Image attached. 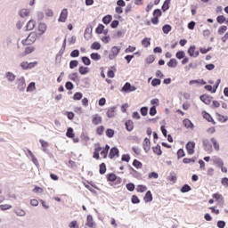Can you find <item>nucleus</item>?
<instances>
[{"instance_id": "46", "label": "nucleus", "mask_w": 228, "mask_h": 228, "mask_svg": "<svg viewBox=\"0 0 228 228\" xmlns=\"http://www.w3.org/2000/svg\"><path fill=\"white\" fill-rule=\"evenodd\" d=\"M111 20H112L111 15H106L105 17H103L102 22L103 24H110V22H111Z\"/></svg>"}, {"instance_id": "27", "label": "nucleus", "mask_w": 228, "mask_h": 228, "mask_svg": "<svg viewBox=\"0 0 228 228\" xmlns=\"http://www.w3.org/2000/svg\"><path fill=\"white\" fill-rule=\"evenodd\" d=\"M216 117H217V120L219 122H222L223 124H225V122H227V120H228L227 116H224V115H221V114H216Z\"/></svg>"}, {"instance_id": "54", "label": "nucleus", "mask_w": 228, "mask_h": 228, "mask_svg": "<svg viewBox=\"0 0 228 228\" xmlns=\"http://www.w3.org/2000/svg\"><path fill=\"white\" fill-rule=\"evenodd\" d=\"M159 177V175L156 172H151L148 175V179H158Z\"/></svg>"}, {"instance_id": "58", "label": "nucleus", "mask_w": 228, "mask_h": 228, "mask_svg": "<svg viewBox=\"0 0 228 228\" xmlns=\"http://www.w3.org/2000/svg\"><path fill=\"white\" fill-rule=\"evenodd\" d=\"M77 65H79V61H71L69 62V69H76V67H77Z\"/></svg>"}, {"instance_id": "20", "label": "nucleus", "mask_w": 228, "mask_h": 228, "mask_svg": "<svg viewBox=\"0 0 228 228\" xmlns=\"http://www.w3.org/2000/svg\"><path fill=\"white\" fill-rule=\"evenodd\" d=\"M39 35H44L47 31V25L45 23H39L38 25Z\"/></svg>"}, {"instance_id": "51", "label": "nucleus", "mask_w": 228, "mask_h": 228, "mask_svg": "<svg viewBox=\"0 0 228 228\" xmlns=\"http://www.w3.org/2000/svg\"><path fill=\"white\" fill-rule=\"evenodd\" d=\"M202 114L206 120H208V122H213V118L211 117V115H209V113L204 111L202 112Z\"/></svg>"}, {"instance_id": "53", "label": "nucleus", "mask_w": 228, "mask_h": 228, "mask_svg": "<svg viewBox=\"0 0 228 228\" xmlns=\"http://www.w3.org/2000/svg\"><path fill=\"white\" fill-rule=\"evenodd\" d=\"M150 104L151 106H155V108H156V106H159V99L154 98V99L151 100Z\"/></svg>"}, {"instance_id": "41", "label": "nucleus", "mask_w": 228, "mask_h": 228, "mask_svg": "<svg viewBox=\"0 0 228 228\" xmlns=\"http://www.w3.org/2000/svg\"><path fill=\"white\" fill-rule=\"evenodd\" d=\"M29 9H21L20 11V15L21 16V17H28V15H29Z\"/></svg>"}, {"instance_id": "43", "label": "nucleus", "mask_w": 228, "mask_h": 228, "mask_svg": "<svg viewBox=\"0 0 228 228\" xmlns=\"http://www.w3.org/2000/svg\"><path fill=\"white\" fill-rule=\"evenodd\" d=\"M12 206L10 204H2L0 205L1 211H8V209H12Z\"/></svg>"}, {"instance_id": "9", "label": "nucleus", "mask_w": 228, "mask_h": 228, "mask_svg": "<svg viewBox=\"0 0 228 228\" xmlns=\"http://www.w3.org/2000/svg\"><path fill=\"white\" fill-rule=\"evenodd\" d=\"M188 54H189V56H191V58H197L199 56L200 53L197 50V48L195 47V45H191L188 49Z\"/></svg>"}, {"instance_id": "25", "label": "nucleus", "mask_w": 228, "mask_h": 228, "mask_svg": "<svg viewBox=\"0 0 228 228\" xmlns=\"http://www.w3.org/2000/svg\"><path fill=\"white\" fill-rule=\"evenodd\" d=\"M35 90H37V84L35 82H31L30 84H28L27 87V92L31 93L35 92Z\"/></svg>"}, {"instance_id": "28", "label": "nucleus", "mask_w": 228, "mask_h": 228, "mask_svg": "<svg viewBox=\"0 0 228 228\" xmlns=\"http://www.w3.org/2000/svg\"><path fill=\"white\" fill-rule=\"evenodd\" d=\"M39 143H41V147H43V151L47 152V147H49V142L44 140H39Z\"/></svg>"}, {"instance_id": "15", "label": "nucleus", "mask_w": 228, "mask_h": 228, "mask_svg": "<svg viewBox=\"0 0 228 228\" xmlns=\"http://www.w3.org/2000/svg\"><path fill=\"white\" fill-rule=\"evenodd\" d=\"M5 77L9 83H13L17 77L12 72L8 71L5 73Z\"/></svg>"}, {"instance_id": "18", "label": "nucleus", "mask_w": 228, "mask_h": 228, "mask_svg": "<svg viewBox=\"0 0 228 228\" xmlns=\"http://www.w3.org/2000/svg\"><path fill=\"white\" fill-rule=\"evenodd\" d=\"M203 145H204L205 151H207V152H213V148L211 147V144L209 143V140H208V139L203 140Z\"/></svg>"}, {"instance_id": "10", "label": "nucleus", "mask_w": 228, "mask_h": 228, "mask_svg": "<svg viewBox=\"0 0 228 228\" xmlns=\"http://www.w3.org/2000/svg\"><path fill=\"white\" fill-rule=\"evenodd\" d=\"M186 149H187L188 154L190 155L195 154V142H189L186 144Z\"/></svg>"}, {"instance_id": "8", "label": "nucleus", "mask_w": 228, "mask_h": 228, "mask_svg": "<svg viewBox=\"0 0 228 228\" xmlns=\"http://www.w3.org/2000/svg\"><path fill=\"white\" fill-rule=\"evenodd\" d=\"M86 225L89 228H97V224L94 222V216L92 215L87 216Z\"/></svg>"}, {"instance_id": "12", "label": "nucleus", "mask_w": 228, "mask_h": 228, "mask_svg": "<svg viewBox=\"0 0 228 228\" xmlns=\"http://www.w3.org/2000/svg\"><path fill=\"white\" fill-rule=\"evenodd\" d=\"M67 17H69V11L67 9H63L61 12L59 22H66Z\"/></svg>"}, {"instance_id": "40", "label": "nucleus", "mask_w": 228, "mask_h": 228, "mask_svg": "<svg viewBox=\"0 0 228 228\" xmlns=\"http://www.w3.org/2000/svg\"><path fill=\"white\" fill-rule=\"evenodd\" d=\"M146 190H147V186L145 185H137L136 187V191H138V193H145Z\"/></svg>"}, {"instance_id": "63", "label": "nucleus", "mask_w": 228, "mask_h": 228, "mask_svg": "<svg viewBox=\"0 0 228 228\" xmlns=\"http://www.w3.org/2000/svg\"><path fill=\"white\" fill-rule=\"evenodd\" d=\"M126 189L128 190V191H134V183H127Z\"/></svg>"}, {"instance_id": "61", "label": "nucleus", "mask_w": 228, "mask_h": 228, "mask_svg": "<svg viewBox=\"0 0 228 228\" xmlns=\"http://www.w3.org/2000/svg\"><path fill=\"white\" fill-rule=\"evenodd\" d=\"M35 52V47L28 46L25 49V54H31V53Z\"/></svg>"}, {"instance_id": "57", "label": "nucleus", "mask_w": 228, "mask_h": 228, "mask_svg": "<svg viewBox=\"0 0 228 228\" xmlns=\"http://www.w3.org/2000/svg\"><path fill=\"white\" fill-rule=\"evenodd\" d=\"M133 167H134L135 168H142V162H140L137 159H134L133 162Z\"/></svg>"}, {"instance_id": "29", "label": "nucleus", "mask_w": 228, "mask_h": 228, "mask_svg": "<svg viewBox=\"0 0 228 228\" xmlns=\"http://www.w3.org/2000/svg\"><path fill=\"white\" fill-rule=\"evenodd\" d=\"M107 117L109 118H113V117H115V107L108 109Z\"/></svg>"}, {"instance_id": "21", "label": "nucleus", "mask_w": 228, "mask_h": 228, "mask_svg": "<svg viewBox=\"0 0 228 228\" xmlns=\"http://www.w3.org/2000/svg\"><path fill=\"white\" fill-rule=\"evenodd\" d=\"M96 33L98 35H106V33H108V30L104 29V25L100 24L97 28H96Z\"/></svg>"}, {"instance_id": "50", "label": "nucleus", "mask_w": 228, "mask_h": 228, "mask_svg": "<svg viewBox=\"0 0 228 228\" xmlns=\"http://www.w3.org/2000/svg\"><path fill=\"white\" fill-rule=\"evenodd\" d=\"M140 111H141V115H142V117H147V115L149 113V108L142 107Z\"/></svg>"}, {"instance_id": "59", "label": "nucleus", "mask_w": 228, "mask_h": 228, "mask_svg": "<svg viewBox=\"0 0 228 228\" xmlns=\"http://www.w3.org/2000/svg\"><path fill=\"white\" fill-rule=\"evenodd\" d=\"M151 85H152V86H159V85H161V80L158 79V78H154L151 81Z\"/></svg>"}, {"instance_id": "1", "label": "nucleus", "mask_w": 228, "mask_h": 228, "mask_svg": "<svg viewBox=\"0 0 228 228\" xmlns=\"http://www.w3.org/2000/svg\"><path fill=\"white\" fill-rule=\"evenodd\" d=\"M110 151V145L106 144L105 147L102 149L101 146H97L94 149V159H100L99 152L102 157L104 159L108 158V151Z\"/></svg>"}, {"instance_id": "32", "label": "nucleus", "mask_w": 228, "mask_h": 228, "mask_svg": "<svg viewBox=\"0 0 228 228\" xmlns=\"http://www.w3.org/2000/svg\"><path fill=\"white\" fill-rule=\"evenodd\" d=\"M126 127L128 131H133L134 129V124L132 120H128L126 122Z\"/></svg>"}, {"instance_id": "31", "label": "nucleus", "mask_w": 228, "mask_h": 228, "mask_svg": "<svg viewBox=\"0 0 228 228\" xmlns=\"http://www.w3.org/2000/svg\"><path fill=\"white\" fill-rule=\"evenodd\" d=\"M142 45L144 47H149L151 45V38L145 37L141 42Z\"/></svg>"}, {"instance_id": "39", "label": "nucleus", "mask_w": 228, "mask_h": 228, "mask_svg": "<svg viewBox=\"0 0 228 228\" xmlns=\"http://www.w3.org/2000/svg\"><path fill=\"white\" fill-rule=\"evenodd\" d=\"M79 74H81L82 76H85V74H88V72H90V69L86 67H80L78 69Z\"/></svg>"}, {"instance_id": "19", "label": "nucleus", "mask_w": 228, "mask_h": 228, "mask_svg": "<svg viewBox=\"0 0 228 228\" xmlns=\"http://www.w3.org/2000/svg\"><path fill=\"white\" fill-rule=\"evenodd\" d=\"M183 126L187 128V129H193V127H195V126L193 125V123L191 122V120L185 118L183 119Z\"/></svg>"}, {"instance_id": "6", "label": "nucleus", "mask_w": 228, "mask_h": 228, "mask_svg": "<svg viewBox=\"0 0 228 228\" xmlns=\"http://www.w3.org/2000/svg\"><path fill=\"white\" fill-rule=\"evenodd\" d=\"M118 53H120V47L118 46H113L110 49V54H109V59L110 60H115L117 56H118Z\"/></svg>"}, {"instance_id": "30", "label": "nucleus", "mask_w": 228, "mask_h": 228, "mask_svg": "<svg viewBox=\"0 0 228 228\" xmlns=\"http://www.w3.org/2000/svg\"><path fill=\"white\" fill-rule=\"evenodd\" d=\"M210 142L213 143L214 149L216 151H220V144L218 143V142L215 139V137H212L210 139Z\"/></svg>"}, {"instance_id": "3", "label": "nucleus", "mask_w": 228, "mask_h": 228, "mask_svg": "<svg viewBox=\"0 0 228 228\" xmlns=\"http://www.w3.org/2000/svg\"><path fill=\"white\" fill-rule=\"evenodd\" d=\"M16 85L20 92H24V90H26V78L24 77H18Z\"/></svg>"}, {"instance_id": "52", "label": "nucleus", "mask_w": 228, "mask_h": 228, "mask_svg": "<svg viewBox=\"0 0 228 228\" xmlns=\"http://www.w3.org/2000/svg\"><path fill=\"white\" fill-rule=\"evenodd\" d=\"M191 190V187H190V185L185 184L182 187L181 191L182 193H188V191H190Z\"/></svg>"}, {"instance_id": "36", "label": "nucleus", "mask_w": 228, "mask_h": 228, "mask_svg": "<svg viewBox=\"0 0 228 228\" xmlns=\"http://www.w3.org/2000/svg\"><path fill=\"white\" fill-rule=\"evenodd\" d=\"M152 149H153L154 154H157V156H161V154H163V152L161 151V146L157 145V146L153 147Z\"/></svg>"}, {"instance_id": "23", "label": "nucleus", "mask_w": 228, "mask_h": 228, "mask_svg": "<svg viewBox=\"0 0 228 228\" xmlns=\"http://www.w3.org/2000/svg\"><path fill=\"white\" fill-rule=\"evenodd\" d=\"M14 213L16 216H24L26 215V210L20 208H16L14 209Z\"/></svg>"}, {"instance_id": "37", "label": "nucleus", "mask_w": 228, "mask_h": 228, "mask_svg": "<svg viewBox=\"0 0 228 228\" xmlns=\"http://www.w3.org/2000/svg\"><path fill=\"white\" fill-rule=\"evenodd\" d=\"M162 31L166 35H168V33H170V31H172V26H170L168 24L164 25L163 28H162Z\"/></svg>"}, {"instance_id": "49", "label": "nucleus", "mask_w": 228, "mask_h": 228, "mask_svg": "<svg viewBox=\"0 0 228 228\" xmlns=\"http://www.w3.org/2000/svg\"><path fill=\"white\" fill-rule=\"evenodd\" d=\"M33 192L37 193V195H40V194L44 193V189H42V187L36 186L33 189Z\"/></svg>"}, {"instance_id": "2", "label": "nucleus", "mask_w": 228, "mask_h": 228, "mask_svg": "<svg viewBox=\"0 0 228 228\" xmlns=\"http://www.w3.org/2000/svg\"><path fill=\"white\" fill-rule=\"evenodd\" d=\"M38 35L37 34V32H31L26 39L22 40V44L23 45H31V44H35V42H37V38Z\"/></svg>"}, {"instance_id": "64", "label": "nucleus", "mask_w": 228, "mask_h": 228, "mask_svg": "<svg viewBox=\"0 0 228 228\" xmlns=\"http://www.w3.org/2000/svg\"><path fill=\"white\" fill-rule=\"evenodd\" d=\"M217 227L218 228H225V221H218Z\"/></svg>"}, {"instance_id": "48", "label": "nucleus", "mask_w": 228, "mask_h": 228, "mask_svg": "<svg viewBox=\"0 0 228 228\" xmlns=\"http://www.w3.org/2000/svg\"><path fill=\"white\" fill-rule=\"evenodd\" d=\"M225 31H227V26L223 25L218 28L217 33H218V35H224V33H225Z\"/></svg>"}, {"instance_id": "14", "label": "nucleus", "mask_w": 228, "mask_h": 228, "mask_svg": "<svg viewBox=\"0 0 228 228\" xmlns=\"http://www.w3.org/2000/svg\"><path fill=\"white\" fill-rule=\"evenodd\" d=\"M200 101L203 102L204 104L209 106V104H211L212 98L208 94H203L200 96Z\"/></svg>"}, {"instance_id": "33", "label": "nucleus", "mask_w": 228, "mask_h": 228, "mask_svg": "<svg viewBox=\"0 0 228 228\" xmlns=\"http://www.w3.org/2000/svg\"><path fill=\"white\" fill-rule=\"evenodd\" d=\"M69 228H79V223L76 220H72L68 224Z\"/></svg>"}, {"instance_id": "62", "label": "nucleus", "mask_w": 228, "mask_h": 228, "mask_svg": "<svg viewBox=\"0 0 228 228\" xmlns=\"http://www.w3.org/2000/svg\"><path fill=\"white\" fill-rule=\"evenodd\" d=\"M221 184L225 188H228V178L227 177L223 178L221 180Z\"/></svg>"}, {"instance_id": "7", "label": "nucleus", "mask_w": 228, "mask_h": 228, "mask_svg": "<svg viewBox=\"0 0 228 228\" xmlns=\"http://www.w3.org/2000/svg\"><path fill=\"white\" fill-rule=\"evenodd\" d=\"M211 161L213 165H215V167H216L217 168H220V167H224V160L220 159V157L214 156L212 157Z\"/></svg>"}, {"instance_id": "11", "label": "nucleus", "mask_w": 228, "mask_h": 228, "mask_svg": "<svg viewBox=\"0 0 228 228\" xmlns=\"http://www.w3.org/2000/svg\"><path fill=\"white\" fill-rule=\"evenodd\" d=\"M92 123L94 124V126H99V124H102V117H101L99 114L93 115Z\"/></svg>"}, {"instance_id": "45", "label": "nucleus", "mask_w": 228, "mask_h": 228, "mask_svg": "<svg viewBox=\"0 0 228 228\" xmlns=\"http://www.w3.org/2000/svg\"><path fill=\"white\" fill-rule=\"evenodd\" d=\"M170 8V0H166L162 5L163 12H167Z\"/></svg>"}, {"instance_id": "13", "label": "nucleus", "mask_w": 228, "mask_h": 228, "mask_svg": "<svg viewBox=\"0 0 228 228\" xmlns=\"http://www.w3.org/2000/svg\"><path fill=\"white\" fill-rule=\"evenodd\" d=\"M84 37L86 40H90L92 38V26L89 25L86 27L85 33H84Z\"/></svg>"}, {"instance_id": "4", "label": "nucleus", "mask_w": 228, "mask_h": 228, "mask_svg": "<svg viewBox=\"0 0 228 228\" xmlns=\"http://www.w3.org/2000/svg\"><path fill=\"white\" fill-rule=\"evenodd\" d=\"M136 86L131 85L129 82H126L122 87L121 92H124L125 94H131V92H136Z\"/></svg>"}, {"instance_id": "5", "label": "nucleus", "mask_w": 228, "mask_h": 228, "mask_svg": "<svg viewBox=\"0 0 228 228\" xmlns=\"http://www.w3.org/2000/svg\"><path fill=\"white\" fill-rule=\"evenodd\" d=\"M20 67L22 70H30V69H35V67H37V61L35 62L22 61L20 62Z\"/></svg>"}, {"instance_id": "24", "label": "nucleus", "mask_w": 228, "mask_h": 228, "mask_svg": "<svg viewBox=\"0 0 228 228\" xmlns=\"http://www.w3.org/2000/svg\"><path fill=\"white\" fill-rule=\"evenodd\" d=\"M37 26V21L34 20H30L27 24V29L28 31H31L32 29H35V27Z\"/></svg>"}, {"instance_id": "44", "label": "nucleus", "mask_w": 228, "mask_h": 228, "mask_svg": "<svg viewBox=\"0 0 228 228\" xmlns=\"http://www.w3.org/2000/svg\"><path fill=\"white\" fill-rule=\"evenodd\" d=\"M66 136H68V138H74L75 134H74V129L72 127L68 128Z\"/></svg>"}, {"instance_id": "34", "label": "nucleus", "mask_w": 228, "mask_h": 228, "mask_svg": "<svg viewBox=\"0 0 228 228\" xmlns=\"http://www.w3.org/2000/svg\"><path fill=\"white\" fill-rule=\"evenodd\" d=\"M167 66H169L171 69H175V67H177V60H175V59H171V60L167 62Z\"/></svg>"}, {"instance_id": "22", "label": "nucleus", "mask_w": 228, "mask_h": 228, "mask_svg": "<svg viewBox=\"0 0 228 228\" xmlns=\"http://www.w3.org/2000/svg\"><path fill=\"white\" fill-rule=\"evenodd\" d=\"M144 202H152L153 198H152V192L151 191H148L143 198Z\"/></svg>"}, {"instance_id": "56", "label": "nucleus", "mask_w": 228, "mask_h": 228, "mask_svg": "<svg viewBox=\"0 0 228 228\" xmlns=\"http://www.w3.org/2000/svg\"><path fill=\"white\" fill-rule=\"evenodd\" d=\"M91 49H94L95 51H99V49H101V44L98 43V42L93 43V45H91Z\"/></svg>"}, {"instance_id": "38", "label": "nucleus", "mask_w": 228, "mask_h": 228, "mask_svg": "<svg viewBox=\"0 0 228 228\" xmlns=\"http://www.w3.org/2000/svg\"><path fill=\"white\" fill-rule=\"evenodd\" d=\"M185 56H186V53H184V51H178L175 53V58H177V60H183Z\"/></svg>"}, {"instance_id": "55", "label": "nucleus", "mask_w": 228, "mask_h": 228, "mask_svg": "<svg viewBox=\"0 0 228 228\" xmlns=\"http://www.w3.org/2000/svg\"><path fill=\"white\" fill-rule=\"evenodd\" d=\"M73 99L74 101H81V99H83V93H76Z\"/></svg>"}, {"instance_id": "16", "label": "nucleus", "mask_w": 228, "mask_h": 228, "mask_svg": "<svg viewBox=\"0 0 228 228\" xmlns=\"http://www.w3.org/2000/svg\"><path fill=\"white\" fill-rule=\"evenodd\" d=\"M142 147L145 152H149V151H151V140H149V138H145L143 140Z\"/></svg>"}, {"instance_id": "42", "label": "nucleus", "mask_w": 228, "mask_h": 228, "mask_svg": "<svg viewBox=\"0 0 228 228\" xmlns=\"http://www.w3.org/2000/svg\"><path fill=\"white\" fill-rule=\"evenodd\" d=\"M69 79H70V81H78V75H77V73H71V74H69Z\"/></svg>"}, {"instance_id": "26", "label": "nucleus", "mask_w": 228, "mask_h": 228, "mask_svg": "<svg viewBox=\"0 0 228 228\" xmlns=\"http://www.w3.org/2000/svg\"><path fill=\"white\" fill-rule=\"evenodd\" d=\"M189 85H206V81L204 79L191 80Z\"/></svg>"}, {"instance_id": "47", "label": "nucleus", "mask_w": 228, "mask_h": 228, "mask_svg": "<svg viewBox=\"0 0 228 228\" xmlns=\"http://www.w3.org/2000/svg\"><path fill=\"white\" fill-rule=\"evenodd\" d=\"M91 59L94 60L95 61H99V60H101V54L97 53H91Z\"/></svg>"}, {"instance_id": "35", "label": "nucleus", "mask_w": 228, "mask_h": 228, "mask_svg": "<svg viewBox=\"0 0 228 228\" xmlns=\"http://www.w3.org/2000/svg\"><path fill=\"white\" fill-rule=\"evenodd\" d=\"M213 199H216L217 202H224V196L220 193H215L212 195Z\"/></svg>"}, {"instance_id": "17", "label": "nucleus", "mask_w": 228, "mask_h": 228, "mask_svg": "<svg viewBox=\"0 0 228 228\" xmlns=\"http://www.w3.org/2000/svg\"><path fill=\"white\" fill-rule=\"evenodd\" d=\"M109 158L110 159H113V158H118V150L117 149V147H113L109 154Z\"/></svg>"}, {"instance_id": "60", "label": "nucleus", "mask_w": 228, "mask_h": 228, "mask_svg": "<svg viewBox=\"0 0 228 228\" xmlns=\"http://www.w3.org/2000/svg\"><path fill=\"white\" fill-rule=\"evenodd\" d=\"M216 20L219 24H224L225 22L226 19L224 15L217 16Z\"/></svg>"}]
</instances>
